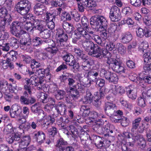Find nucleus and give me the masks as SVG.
Listing matches in <instances>:
<instances>
[{
    "label": "nucleus",
    "mask_w": 151,
    "mask_h": 151,
    "mask_svg": "<svg viewBox=\"0 0 151 151\" xmlns=\"http://www.w3.org/2000/svg\"><path fill=\"white\" fill-rule=\"evenodd\" d=\"M20 47L22 49H29L32 46V42L30 38H23L20 40Z\"/></svg>",
    "instance_id": "obj_19"
},
{
    "label": "nucleus",
    "mask_w": 151,
    "mask_h": 151,
    "mask_svg": "<svg viewBox=\"0 0 151 151\" xmlns=\"http://www.w3.org/2000/svg\"><path fill=\"white\" fill-rule=\"evenodd\" d=\"M101 92H97L94 94L95 96V99L93 101V105L96 107H99L101 104V99L104 98L105 93L104 91H101Z\"/></svg>",
    "instance_id": "obj_20"
},
{
    "label": "nucleus",
    "mask_w": 151,
    "mask_h": 151,
    "mask_svg": "<svg viewBox=\"0 0 151 151\" xmlns=\"http://www.w3.org/2000/svg\"><path fill=\"white\" fill-rule=\"evenodd\" d=\"M89 1V0H80L77 4L78 10L81 12H84L85 8L87 7Z\"/></svg>",
    "instance_id": "obj_30"
},
{
    "label": "nucleus",
    "mask_w": 151,
    "mask_h": 151,
    "mask_svg": "<svg viewBox=\"0 0 151 151\" xmlns=\"http://www.w3.org/2000/svg\"><path fill=\"white\" fill-rule=\"evenodd\" d=\"M121 12L119 8L116 6H112L109 13V17L113 22H116L121 18Z\"/></svg>",
    "instance_id": "obj_9"
},
{
    "label": "nucleus",
    "mask_w": 151,
    "mask_h": 151,
    "mask_svg": "<svg viewBox=\"0 0 151 151\" xmlns=\"http://www.w3.org/2000/svg\"><path fill=\"white\" fill-rule=\"evenodd\" d=\"M90 24L92 28L96 29H107V22L106 18L100 15L93 16L90 19Z\"/></svg>",
    "instance_id": "obj_3"
},
{
    "label": "nucleus",
    "mask_w": 151,
    "mask_h": 151,
    "mask_svg": "<svg viewBox=\"0 0 151 151\" xmlns=\"http://www.w3.org/2000/svg\"><path fill=\"white\" fill-rule=\"evenodd\" d=\"M92 63L93 62L89 60L84 61L81 64V66L84 70L89 71L91 69Z\"/></svg>",
    "instance_id": "obj_34"
},
{
    "label": "nucleus",
    "mask_w": 151,
    "mask_h": 151,
    "mask_svg": "<svg viewBox=\"0 0 151 151\" xmlns=\"http://www.w3.org/2000/svg\"><path fill=\"white\" fill-rule=\"evenodd\" d=\"M133 37L131 33L129 32H127L122 34L121 36V42L124 44H127L132 40Z\"/></svg>",
    "instance_id": "obj_23"
},
{
    "label": "nucleus",
    "mask_w": 151,
    "mask_h": 151,
    "mask_svg": "<svg viewBox=\"0 0 151 151\" xmlns=\"http://www.w3.org/2000/svg\"><path fill=\"white\" fill-rule=\"evenodd\" d=\"M63 28L68 33H70L74 30V28L73 27L72 25L67 22L63 23L62 25Z\"/></svg>",
    "instance_id": "obj_38"
},
{
    "label": "nucleus",
    "mask_w": 151,
    "mask_h": 151,
    "mask_svg": "<svg viewBox=\"0 0 151 151\" xmlns=\"http://www.w3.org/2000/svg\"><path fill=\"white\" fill-rule=\"evenodd\" d=\"M73 87L77 90L80 93H83L85 92V88L83 85L81 83H78L77 84L74 85Z\"/></svg>",
    "instance_id": "obj_55"
},
{
    "label": "nucleus",
    "mask_w": 151,
    "mask_h": 151,
    "mask_svg": "<svg viewBox=\"0 0 151 151\" xmlns=\"http://www.w3.org/2000/svg\"><path fill=\"white\" fill-rule=\"evenodd\" d=\"M31 8L30 3L28 1H19L15 4V10L27 19H33L35 17L32 14L28 13Z\"/></svg>",
    "instance_id": "obj_2"
},
{
    "label": "nucleus",
    "mask_w": 151,
    "mask_h": 151,
    "mask_svg": "<svg viewBox=\"0 0 151 151\" xmlns=\"http://www.w3.org/2000/svg\"><path fill=\"white\" fill-rule=\"evenodd\" d=\"M70 13L64 12L62 13L61 19L64 21H70L71 19Z\"/></svg>",
    "instance_id": "obj_59"
},
{
    "label": "nucleus",
    "mask_w": 151,
    "mask_h": 151,
    "mask_svg": "<svg viewBox=\"0 0 151 151\" xmlns=\"http://www.w3.org/2000/svg\"><path fill=\"white\" fill-rule=\"evenodd\" d=\"M116 109V106L115 104L110 102L105 103L104 106V111L108 116H111L114 113V110Z\"/></svg>",
    "instance_id": "obj_12"
},
{
    "label": "nucleus",
    "mask_w": 151,
    "mask_h": 151,
    "mask_svg": "<svg viewBox=\"0 0 151 151\" xmlns=\"http://www.w3.org/2000/svg\"><path fill=\"white\" fill-rule=\"evenodd\" d=\"M106 63L114 72L120 74L125 73L126 70L122 63L120 60L108 58Z\"/></svg>",
    "instance_id": "obj_4"
},
{
    "label": "nucleus",
    "mask_w": 151,
    "mask_h": 151,
    "mask_svg": "<svg viewBox=\"0 0 151 151\" xmlns=\"http://www.w3.org/2000/svg\"><path fill=\"white\" fill-rule=\"evenodd\" d=\"M116 47L119 53L122 55H124L126 52V47L120 43H117L116 44Z\"/></svg>",
    "instance_id": "obj_48"
},
{
    "label": "nucleus",
    "mask_w": 151,
    "mask_h": 151,
    "mask_svg": "<svg viewBox=\"0 0 151 151\" xmlns=\"http://www.w3.org/2000/svg\"><path fill=\"white\" fill-rule=\"evenodd\" d=\"M139 79L140 81H143L145 82L148 84L151 83V77L146 75H139Z\"/></svg>",
    "instance_id": "obj_52"
},
{
    "label": "nucleus",
    "mask_w": 151,
    "mask_h": 151,
    "mask_svg": "<svg viewBox=\"0 0 151 151\" xmlns=\"http://www.w3.org/2000/svg\"><path fill=\"white\" fill-rule=\"evenodd\" d=\"M106 49H105L109 52L106 55L108 54H110V53L107 51V50L109 51H111L115 49L116 48L115 43L112 42H107L106 45Z\"/></svg>",
    "instance_id": "obj_61"
},
{
    "label": "nucleus",
    "mask_w": 151,
    "mask_h": 151,
    "mask_svg": "<svg viewBox=\"0 0 151 151\" xmlns=\"http://www.w3.org/2000/svg\"><path fill=\"white\" fill-rule=\"evenodd\" d=\"M33 138L37 142L38 145H40L43 143L45 139V133L41 130L36 131L32 133Z\"/></svg>",
    "instance_id": "obj_10"
},
{
    "label": "nucleus",
    "mask_w": 151,
    "mask_h": 151,
    "mask_svg": "<svg viewBox=\"0 0 151 151\" xmlns=\"http://www.w3.org/2000/svg\"><path fill=\"white\" fill-rule=\"evenodd\" d=\"M114 87L115 89L114 93L116 95L121 96L125 92V89L122 86L114 85Z\"/></svg>",
    "instance_id": "obj_37"
},
{
    "label": "nucleus",
    "mask_w": 151,
    "mask_h": 151,
    "mask_svg": "<svg viewBox=\"0 0 151 151\" xmlns=\"http://www.w3.org/2000/svg\"><path fill=\"white\" fill-rule=\"evenodd\" d=\"M58 114L61 115H65L66 112V107L62 102H59L57 105H56L55 107Z\"/></svg>",
    "instance_id": "obj_26"
},
{
    "label": "nucleus",
    "mask_w": 151,
    "mask_h": 151,
    "mask_svg": "<svg viewBox=\"0 0 151 151\" xmlns=\"http://www.w3.org/2000/svg\"><path fill=\"white\" fill-rule=\"evenodd\" d=\"M48 133L50 137H53L56 135L58 132L57 128L52 127L47 129Z\"/></svg>",
    "instance_id": "obj_63"
},
{
    "label": "nucleus",
    "mask_w": 151,
    "mask_h": 151,
    "mask_svg": "<svg viewBox=\"0 0 151 151\" xmlns=\"http://www.w3.org/2000/svg\"><path fill=\"white\" fill-rule=\"evenodd\" d=\"M143 57L144 70L146 73L151 75V52L145 53L143 55Z\"/></svg>",
    "instance_id": "obj_7"
},
{
    "label": "nucleus",
    "mask_w": 151,
    "mask_h": 151,
    "mask_svg": "<svg viewBox=\"0 0 151 151\" xmlns=\"http://www.w3.org/2000/svg\"><path fill=\"white\" fill-rule=\"evenodd\" d=\"M127 96L130 99L132 100L136 99L137 97V91L135 88H134L132 86H129L126 89Z\"/></svg>",
    "instance_id": "obj_21"
},
{
    "label": "nucleus",
    "mask_w": 151,
    "mask_h": 151,
    "mask_svg": "<svg viewBox=\"0 0 151 151\" xmlns=\"http://www.w3.org/2000/svg\"><path fill=\"white\" fill-rule=\"evenodd\" d=\"M59 48L58 47H54L50 48L47 47L45 49V50L48 52V54H49L50 56L51 57V58H52V57L56 55L58 51Z\"/></svg>",
    "instance_id": "obj_40"
},
{
    "label": "nucleus",
    "mask_w": 151,
    "mask_h": 151,
    "mask_svg": "<svg viewBox=\"0 0 151 151\" xmlns=\"http://www.w3.org/2000/svg\"><path fill=\"white\" fill-rule=\"evenodd\" d=\"M113 115L115 117L117 116V118H112V120L115 122H119L120 121V118H122V117L123 116L122 111L120 110L116 111L115 110L114 113Z\"/></svg>",
    "instance_id": "obj_36"
},
{
    "label": "nucleus",
    "mask_w": 151,
    "mask_h": 151,
    "mask_svg": "<svg viewBox=\"0 0 151 151\" xmlns=\"http://www.w3.org/2000/svg\"><path fill=\"white\" fill-rule=\"evenodd\" d=\"M30 78L32 79L34 83V84L36 86V89L38 90H43L45 86L44 80L41 78H39L36 76L35 75L31 76Z\"/></svg>",
    "instance_id": "obj_14"
},
{
    "label": "nucleus",
    "mask_w": 151,
    "mask_h": 151,
    "mask_svg": "<svg viewBox=\"0 0 151 151\" xmlns=\"http://www.w3.org/2000/svg\"><path fill=\"white\" fill-rule=\"evenodd\" d=\"M107 29H96L97 31H100V37L102 38L103 40H105L107 37Z\"/></svg>",
    "instance_id": "obj_62"
},
{
    "label": "nucleus",
    "mask_w": 151,
    "mask_h": 151,
    "mask_svg": "<svg viewBox=\"0 0 151 151\" xmlns=\"http://www.w3.org/2000/svg\"><path fill=\"white\" fill-rule=\"evenodd\" d=\"M56 31L57 46L60 48V49L64 48L67 47V42L68 38V35L62 29H57Z\"/></svg>",
    "instance_id": "obj_5"
},
{
    "label": "nucleus",
    "mask_w": 151,
    "mask_h": 151,
    "mask_svg": "<svg viewBox=\"0 0 151 151\" xmlns=\"http://www.w3.org/2000/svg\"><path fill=\"white\" fill-rule=\"evenodd\" d=\"M89 137L90 139L93 141L96 146L98 148H99L105 146L106 141L104 140L103 138H101L95 135L92 136L91 138L90 137Z\"/></svg>",
    "instance_id": "obj_15"
},
{
    "label": "nucleus",
    "mask_w": 151,
    "mask_h": 151,
    "mask_svg": "<svg viewBox=\"0 0 151 151\" xmlns=\"http://www.w3.org/2000/svg\"><path fill=\"white\" fill-rule=\"evenodd\" d=\"M122 13L125 16H128L131 15L132 14V10L129 7L124 8L122 10Z\"/></svg>",
    "instance_id": "obj_58"
},
{
    "label": "nucleus",
    "mask_w": 151,
    "mask_h": 151,
    "mask_svg": "<svg viewBox=\"0 0 151 151\" xmlns=\"http://www.w3.org/2000/svg\"><path fill=\"white\" fill-rule=\"evenodd\" d=\"M67 143L63 138L58 139L55 145V149L59 150L60 151H67L70 147V146H67Z\"/></svg>",
    "instance_id": "obj_16"
},
{
    "label": "nucleus",
    "mask_w": 151,
    "mask_h": 151,
    "mask_svg": "<svg viewBox=\"0 0 151 151\" xmlns=\"http://www.w3.org/2000/svg\"><path fill=\"white\" fill-rule=\"evenodd\" d=\"M59 48L58 47H54L50 48L47 47L45 49V50L48 52V54H49L50 56L51 57V58H52V57L56 55L58 51Z\"/></svg>",
    "instance_id": "obj_41"
},
{
    "label": "nucleus",
    "mask_w": 151,
    "mask_h": 151,
    "mask_svg": "<svg viewBox=\"0 0 151 151\" xmlns=\"http://www.w3.org/2000/svg\"><path fill=\"white\" fill-rule=\"evenodd\" d=\"M12 61V60L7 58L6 60H0V65L4 69H7L9 67L10 69L12 70L14 68V63Z\"/></svg>",
    "instance_id": "obj_22"
},
{
    "label": "nucleus",
    "mask_w": 151,
    "mask_h": 151,
    "mask_svg": "<svg viewBox=\"0 0 151 151\" xmlns=\"http://www.w3.org/2000/svg\"><path fill=\"white\" fill-rule=\"evenodd\" d=\"M9 43L10 47H14L15 49H17L18 47L19 41L14 37L11 38Z\"/></svg>",
    "instance_id": "obj_51"
},
{
    "label": "nucleus",
    "mask_w": 151,
    "mask_h": 151,
    "mask_svg": "<svg viewBox=\"0 0 151 151\" xmlns=\"http://www.w3.org/2000/svg\"><path fill=\"white\" fill-rule=\"evenodd\" d=\"M141 121V118L139 117L135 119L132 122V131H135L139 126V124Z\"/></svg>",
    "instance_id": "obj_49"
},
{
    "label": "nucleus",
    "mask_w": 151,
    "mask_h": 151,
    "mask_svg": "<svg viewBox=\"0 0 151 151\" xmlns=\"http://www.w3.org/2000/svg\"><path fill=\"white\" fill-rule=\"evenodd\" d=\"M141 90L142 91V96L144 98L151 97V88L143 84L141 86Z\"/></svg>",
    "instance_id": "obj_27"
},
{
    "label": "nucleus",
    "mask_w": 151,
    "mask_h": 151,
    "mask_svg": "<svg viewBox=\"0 0 151 151\" xmlns=\"http://www.w3.org/2000/svg\"><path fill=\"white\" fill-rule=\"evenodd\" d=\"M38 98L41 99L40 101L43 103H46L48 101L47 95V94L43 92H40L38 94Z\"/></svg>",
    "instance_id": "obj_53"
},
{
    "label": "nucleus",
    "mask_w": 151,
    "mask_h": 151,
    "mask_svg": "<svg viewBox=\"0 0 151 151\" xmlns=\"http://www.w3.org/2000/svg\"><path fill=\"white\" fill-rule=\"evenodd\" d=\"M20 134L16 133L12 135H10L6 138V140L9 144L14 143L16 144L17 142L20 140Z\"/></svg>",
    "instance_id": "obj_25"
},
{
    "label": "nucleus",
    "mask_w": 151,
    "mask_h": 151,
    "mask_svg": "<svg viewBox=\"0 0 151 151\" xmlns=\"http://www.w3.org/2000/svg\"><path fill=\"white\" fill-rule=\"evenodd\" d=\"M70 14L71 15V18L73 19L76 22H79L81 18V15L76 10H73L70 12Z\"/></svg>",
    "instance_id": "obj_46"
},
{
    "label": "nucleus",
    "mask_w": 151,
    "mask_h": 151,
    "mask_svg": "<svg viewBox=\"0 0 151 151\" xmlns=\"http://www.w3.org/2000/svg\"><path fill=\"white\" fill-rule=\"evenodd\" d=\"M14 132L13 127L12 124H8L5 127L4 130V132L6 134L12 133Z\"/></svg>",
    "instance_id": "obj_57"
},
{
    "label": "nucleus",
    "mask_w": 151,
    "mask_h": 151,
    "mask_svg": "<svg viewBox=\"0 0 151 151\" xmlns=\"http://www.w3.org/2000/svg\"><path fill=\"white\" fill-rule=\"evenodd\" d=\"M55 11L54 10H52L47 12L45 15V21H48L51 19L55 20L56 15L55 14Z\"/></svg>",
    "instance_id": "obj_32"
},
{
    "label": "nucleus",
    "mask_w": 151,
    "mask_h": 151,
    "mask_svg": "<svg viewBox=\"0 0 151 151\" xmlns=\"http://www.w3.org/2000/svg\"><path fill=\"white\" fill-rule=\"evenodd\" d=\"M81 22L82 26L84 29H86L90 27L89 26L88 19L85 16H83L82 17Z\"/></svg>",
    "instance_id": "obj_60"
},
{
    "label": "nucleus",
    "mask_w": 151,
    "mask_h": 151,
    "mask_svg": "<svg viewBox=\"0 0 151 151\" xmlns=\"http://www.w3.org/2000/svg\"><path fill=\"white\" fill-rule=\"evenodd\" d=\"M28 96L26 91H25L23 93V95L21 96L20 99L22 104L26 105H31L36 102V100L34 97L31 96L28 98Z\"/></svg>",
    "instance_id": "obj_11"
},
{
    "label": "nucleus",
    "mask_w": 151,
    "mask_h": 151,
    "mask_svg": "<svg viewBox=\"0 0 151 151\" xmlns=\"http://www.w3.org/2000/svg\"><path fill=\"white\" fill-rule=\"evenodd\" d=\"M90 109L87 105H82L80 109V113L84 116H86L90 113Z\"/></svg>",
    "instance_id": "obj_39"
},
{
    "label": "nucleus",
    "mask_w": 151,
    "mask_h": 151,
    "mask_svg": "<svg viewBox=\"0 0 151 151\" xmlns=\"http://www.w3.org/2000/svg\"><path fill=\"white\" fill-rule=\"evenodd\" d=\"M24 28L29 33L31 34L33 33L34 28H33L32 22H27L25 25Z\"/></svg>",
    "instance_id": "obj_44"
},
{
    "label": "nucleus",
    "mask_w": 151,
    "mask_h": 151,
    "mask_svg": "<svg viewBox=\"0 0 151 151\" xmlns=\"http://www.w3.org/2000/svg\"><path fill=\"white\" fill-rule=\"evenodd\" d=\"M57 93L55 95V97L57 100H60L63 99L65 95V91L62 90H58Z\"/></svg>",
    "instance_id": "obj_56"
},
{
    "label": "nucleus",
    "mask_w": 151,
    "mask_h": 151,
    "mask_svg": "<svg viewBox=\"0 0 151 151\" xmlns=\"http://www.w3.org/2000/svg\"><path fill=\"white\" fill-rule=\"evenodd\" d=\"M82 47L88 55L99 59L106 57V54L109 53L105 49L101 48L90 40H85L82 42Z\"/></svg>",
    "instance_id": "obj_1"
},
{
    "label": "nucleus",
    "mask_w": 151,
    "mask_h": 151,
    "mask_svg": "<svg viewBox=\"0 0 151 151\" xmlns=\"http://www.w3.org/2000/svg\"><path fill=\"white\" fill-rule=\"evenodd\" d=\"M45 10V6L40 3H37L34 7L35 14L36 16L39 17L42 16Z\"/></svg>",
    "instance_id": "obj_17"
},
{
    "label": "nucleus",
    "mask_w": 151,
    "mask_h": 151,
    "mask_svg": "<svg viewBox=\"0 0 151 151\" xmlns=\"http://www.w3.org/2000/svg\"><path fill=\"white\" fill-rule=\"evenodd\" d=\"M5 56L6 58L15 61L17 59L18 53L17 51L12 50L8 52Z\"/></svg>",
    "instance_id": "obj_31"
},
{
    "label": "nucleus",
    "mask_w": 151,
    "mask_h": 151,
    "mask_svg": "<svg viewBox=\"0 0 151 151\" xmlns=\"http://www.w3.org/2000/svg\"><path fill=\"white\" fill-rule=\"evenodd\" d=\"M63 59L69 65V63H71L75 60L73 56L70 53L67 54L63 56Z\"/></svg>",
    "instance_id": "obj_45"
},
{
    "label": "nucleus",
    "mask_w": 151,
    "mask_h": 151,
    "mask_svg": "<svg viewBox=\"0 0 151 151\" xmlns=\"http://www.w3.org/2000/svg\"><path fill=\"white\" fill-rule=\"evenodd\" d=\"M41 38L36 37L32 40V46L36 47L40 46L43 44V42Z\"/></svg>",
    "instance_id": "obj_43"
},
{
    "label": "nucleus",
    "mask_w": 151,
    "mask_h": 151,
    "mask_svg": "<svg viewBox=\"0 0 151 151\" xmlns=\"http://www.w3.org/2000/svg\"><path fill=\"white\" fill-rule=\"evenodd\" d=\"M10 29L11 33L17 37L26 33V31L21 30V23L18 21L12 22Z\"/></svg>",
    "instance_id": "obj_6"
},
{
    "label": "nucleus",
    "mask_w": 151,
    "mask_h": 151,
    "mask_svg": "<svg viewBox=\"0 0 151 151\" xmlns=\"http://www.w3.org/2000/svg\"><path fill=\"white\" fill-rule=\"evenodd\" d=\"M99 134H105V135H109L113 133L114 126L111 124H107L102 126L99 125Z\"/></svg>",
    "instance_id": "obj_13"
},
{
    "label": "nucleus",
    "mask_w": 151,
    "mask_h": 151,
    "mask_svg": "<svg viewBox=\"0 0 151 151\" xmlns=\"http://www.w3.org/2000/svg\"><path fill=\"white\" fill-rule=\"evenodd\" d=\"M30 66L32 69V71H34V70L36 69V68H39L40 66V64L35 59H33L31 61Z\"/></svg>",
    "instance_id": "obj_64"
},
{
    "label": "nucleus",
    "mask_w": 151,
    "mask_h": 151,
    "mask_svg": "<svg viewBox=\"0 0 151 151\" xmlns=\"http://www.w3.org/2000/svg\"><path fill=\"white\" fill-rule=\"evenodd\" d=\"M4 18L3 19L4 20L5 23H6V26H8L10 24V23L12 21V18L10 14L8 12V11L5 14Z\"/></svg>",
    "instance_id": "obj_54"
},
{
    "label": "nucleus",
    "mask_w": 151,
    "mask_h": 151,
    "mask_svg": "<svg viewBox=\"0 0 151 151\" xmlns=\"http://www.w3.org/2000/svg\"><path fill=\"white\" fill-rule=\"evenodd\" d=\"M69 132H71L70 134L72 135L73 137L76 138L79 136V132L78 131L77 129L73 125H70L68 127Z\"/></svg>",
    "instance_id": "obj_35"
},
{
    "label": "nucleus",
    "mask_w": 151,
    "mask_h": 151,
    "mask_svg": "<svg viewBox=\"0 0 151 151\" xmlns=\"http://www.w3.org/2000/svg\"><path fill=\"white\" fill-rule=\"evenodd\" d=\"M100 74L104 76L105 78L109 82L116 83L118 81V77L116 73L106 70L102 68L101 69Z\"/></svg>",
    "instance_id": "obj_8"
},
{
    "label": "nucleus",
    "mask_w": 151,
    "mask_h": 151,
    "mask_svg": "<svg viewBox=\"0 0 151 151\" xmlns=\"http://www.w3.org/2000/svg\"><path fill=\"white\" fill-rule=\"evenodd\" d=\"M149 124L148 123L146 124V125H144V123H142L139 126V129L140 130H139L140 133H142L144 130L146 129V135L147 139L151 137V130L146 127V126H147Z\"/></svg>",
    "instance_id": "obj_29"
},
{
    "label": "nucleus",
    "mask_w": 151,
    "mask_h": 151,
    "mask_svg": "<svg viewBox=\"0 0 151 151\" xmlns=\"http://www.w3.org/2000/svg\"><path fill=\"white\" fill-rule=\"evenodd\" d=\"M70 95L73 99H77L79 96V92L74 87L70 88Z\"/></svg>",
    "instance_id": "obj_50"
},
{
    "label": "nucleus",
    "mask_w": 151,
    "mask_h": 151,
    "mask_svg": "<svg viewBox=\"0 0 151 151\" xmlns=\"http://www.w3.org/2000/svg\"><path fill=\"white\" fill-rule=\"evenodd\" d=\"M93 81L96 83V86L98 87H100L99 92H101V91H104V93H105V88L104 86L105 85V81L101 78H98L97 79L93 80Z\"/></svg>",
    "instance_id": "obj_28"
},
{
    "label": "nucleus",
    "mask_w": 151,
    "mask_h": 151,
    "mask_svg": "<svg viewBox=\"0 0 151 151\" xmlns=\"http://www.w3.org/2000/svg\"><path fill=\"white\" fill-rule=\"evenodd\" d=\"M19 109L17 107L14 108L12 107L10 109L9 111L11 117L15 118L17 117L19 113Z\"/></svg>",
    "instance_id": "obj_42"
},
{
    "label": "nucleus",
    "mask_w": 151,
    "mask_h": 151,
    "mask_svg": "<svg viewBox=\"0 0 151 151\" xmlns=\"http://www.w3.org/2000/svg\"><path fill=\"white\" fill-rule=\"evenodd\" d=\"M93 98L92 94L88 90L86 91V95L82 98L80 101L84 104H90L93 101Z\"/></svg>",
    "instance_id": "obj_24"
},
{
    "label": "nucleus",
    "mask_w": 151,
    "mask_h": 151,
    "mask_svg": "<svg viewBox=\"0 0 151 151\" xmlns=\"http://www.w3.org/2000/svg\"><path fill=\"white\" fill-rule=\"evenodd\" d=\"M50 32L49 30L45 29L41 32L39 33L41 38L44 39H47L50 36Z\"/></svg>",
    "instance_id": "obj_47"
},
{
    "label": "nucleus",
    "mask_w": 151,
    "mask_h": 151,
    "mask_svg": "<svg viewBox=\"0 0 151 151\" xmlns=\"http://www.w3.org/2000/svg\"><path fill=\"white\" fill-rule=\"evenodd\" d=\"M57 116L56 115H54L53 118L50 115H46L45 116L44 122L43 124L44 126H47L50 125L51 124H53L55 121L54 117H56Z\"/></svg>",
    "instance_id": "obj_33"
},
{
    "label": "nucleus",
    "mask_w": 151,
    "mask_h": 151,
    "mask_svg": "<svg viewBox=\"0 0 151 151\" xmlns=\"http://www.w3.org/2000/svg\"><path fill=\"white\" fill-rule=\"evenodd\" d=\"M20 140L17 141L19 147L20 148L26 147L29 145L30 142L31 138L30 136L25 135L23 136L20 135Z\"/></svg>",
    "instance_id": "obj_18"
}]
</instances>
